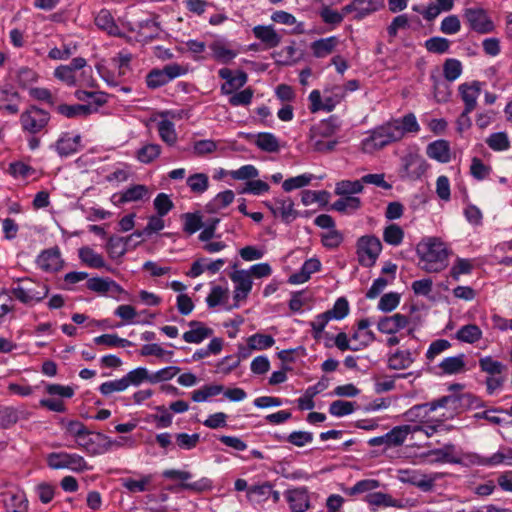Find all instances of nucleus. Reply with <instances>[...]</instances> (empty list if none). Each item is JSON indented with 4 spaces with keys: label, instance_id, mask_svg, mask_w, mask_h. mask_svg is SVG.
Returning a JSON list of instances; mask_svg holds the SVG:
<instances>
[{
    "label": "nucleus",
    "instance_id": "1",
    "mask_svg": "<svg viewBox=\"0 0 512 512\" xmlns=\"http://www.w3.org/2000/svg\"><path fill=\"white\" fill-rule=\"evenodd\" d=\"M419 130L420 126L416 116L413 113H408L401 118L392 119L376 127L370 136L362 141V149L365 152H373L400 141L407 133H418Z\"/></svg>",
    "mask_w": 512,
    "mask_h": 512
},
{
    "label": "nucleus",
    "instance_id": "2",
    "mask_svg": "<svg viewBox=\"0 0 512 512\" xmlns=\"http://www.w3.org/2000/svg\"><path fill=\"white\" fill-rule=\"evenodd\" d=\"M417 253L424 265L422 269L429 273L440 272L448 265V251L438 238H429L418 245Z\"/></svg>",
    "mask_w": 512,
    "mask_h": 512
},
{
    "label": "nucleus",
    "instance_id": "3",
    "mask_svg": "<svg viewBox=\"0 0 512 512\" xmlns=\"http://www.w3.org/2000/svg\"><path fill=\"white\" fill-rule=\"evenodd\" d=\"M459 403V397L447 395L429 403L414 405L403 414V417L408 422L428 423L429 414L431 412L438 408H451L452 410H456Z\"/></svg>",
    "mask_w": 512,
    "mask_h": 512
},
{
    "label": "nucleus",
    "instance_id": "4",
    "mask_svg": "<svg viewBox=\"0 0 512 512\" xmlns=\"http://www.w3.org/2000/svg\"><path fill=\"white\" fill-rule=\"evenodd\" d=\"M11 292L21 303L34 305L47 297L49 287L45 283L31 278H24L17 281L16 286L11 289Z\"/></svg>",
    "mask_w": 512,
    "mask_h": 512
},
{
    "label": "nucleus",
    "instance_id": "5",
    "mask_svg": "<svg viewBox=\"0 0 512 512\" xmlns=\"http://www.w3.org/2000/svg\"><path fill=\"white\" fill-rule=\"evenodd\" d=\"M22 131L29 135H37L44 132L50 121L49 112L32 105L20 115Z\"/></svg>",
    "mask_w": 512,
    "mask_h": 512
},
{
    "label": "nucleus",
    "instance_id": "6",
    "mask_svg": "<svg viewBox=\"0 0 512 512\" xmlns=\"http://www.w3.org/2000/svg\"><path fill=\"white\" fill-rule=\"evenodd\" d=\"M47 464L52 469H70L77 473L91 469L86 460L76 453H50L47 456Z\"/></svg>",
    "mask_w": 512,
    "mask_h": 512
},
{
    "label": "nucleus",
    "instance_id": "7",
    "mask_svg": "<svg viewBox=\"0 0 512 512\" xmlns=\"http://www.w3.org/2000/svg\"><path fill=\"white\" fill-rule=\"evenodd\" d=\"M381 251V241L374 235L362 236L357 241V255L362 266L372 267Z\"/></svg>",
    "mask_w": 512,
    "mask_h": 512
},
{
    "label": "nucleus",
    "instance_id": "8",
    "mask_svg": "<svg viewBox=\"0 0 512 512\" xmlns=\"http://www.w3.org/2000/svg\"><path fill=\"white\" fill-rule=\"evenodd\" d=\"M92 432L87 429L86 434L79 437L75 442L77 447L85 451L91 456L100 455L103 453L108 452L111 450L112 445L114 442H112V439H110L108 436L104 435L103 433H95V437H91Z\"/></svg>",
    "mask_w": 512,
    "mask_h": 512
},
{
    "label": "nucleus",
    "instance_id": "9",
    "mask_svg": "<svg viewBox=\"0 0 512 512\" xmlns=\"http://www.w3.org/2000/svg\"><path fill=\"white\" fill-rule=\"evenodd\" d=\"M185 72L186 69L179 64H168L163 69L151 70L146 76V84L149 88L156 89L185 74Z\"/></svg>",
    "mask_w": 512,
    "mask_h": 512
},
{
    "label": "nucleus",
    "instance_id": "10",
    "mask_svg": "<svg viewBox=\"0 0 512 512\" xmlns=\"http://www.w3.org/2000/svg\"><path fill=\"white\" fill-rule=\"evenodd\" d=\"M464 18L470 28L480 34L490 33L495 28L493 21L482 8L465 9Z\"/></svg>",
    "mask_w": 512,
    "mask_h": 512
},
{
    "label": "nucleus",
    "instance_id": "11",
    "mask_svg": "<svg viewBox=\"0 0 512 512\" xmlns=\"http://www.w3.org/2000/svg\"><path fill=\"white\" fill-rule=\"evenodd\" d=\"M219 77L226 80L221 86L223 94H232L235 90L243 87L248 79L247 74L244 71H237L234 75L233 71L229 68H222L218 72Z\"/></svg>",
    "mask_w": 512,
    "mask_h": 512
},
{
    "label": "nucleus",
    "instance_id": "12",
    "mask_svg": "<svg viewBox=\"0 0 512 512\" xmlns=\"http://www.w3.org/2000/svg\"><path fill=\"white\" fill-rule=\"evenodd\" d=\"M230 278L235 283L234 299L236 301L246 299L252 289L250 272L247 270H236L230 274Z\"/></svg>",
    "mask_w": 512,
    "mask_h": 512
},
{
    "label": "nucleus",
    "instance_id": "13",
    "mask_svg": "<svg viewBox=\"0 0 512 512\" xmlns=\"http://www.w3.org/2000/svg\"><path fill=\"white\" fill-rule=\"evenodd\" d=\"M403 167L409 179L421 178L428 169L426 160L418 154H408L403 158Z\"/></svg>",
    "mask_w": 512,
    "mask_h": 512
},
{
    "label": "nucleus",
    "instance_id": "14",
    "mask_svg": "<svg viewBox=\"0 0 512 512\" xmlns=\"http://www.w3.org/2000/svg\"><path fill=\"white\" fill-rule=\"evenodd\" d=\"M19 93L10 85L0 88V111L15 115L19 112Z\"/></svg>",
    "mask_w": 512,
    "mask_h": 512
},
{
    "label": "nucleus",
    "instance_id": "15",
    "mask_svg": "<svg viewBox=\"0 0 512 512\" xmlns=\"http://www.w3.org/2000/svg\"><path fill=\"white\" fill-rule=\"evenodd\" d=\"M339 129L340 122L338 118L331 116L314 125L310 130L309 138L333 139L332 137L339 131Z\"/></svg>",
    "mask_w": 512,
    "mask_h": 512
},
{
    "label": "nucleus",
    "instance_id": "16",
    "mask_svg": "<svg viewBox=\"0 0 512 512\" xmlns=\"http://www.w3.org/2000/svg\"><path fill=\"white\" fill-rule=\"evenodd\" d=\"M462 101L465 104L466 112H472L477 106V98L481 93V83L473 81L463 83L458 87Z\"/></svg>",
    "mask_w": 512,
    "mask_h": 512
},
{
    "label": "nucleus",
    "instance_id": "17",
    "mask_svg": "<svg viewBox=\"0 0 512 512\" xmlns=\"http://www.w3.org/2000/svg\"><path fill=\"white\" fill-rule=\"evenodd\" d=\"M405 430L395 426L385 435L369 439L368 444L372 447L385 445L386 448L398 447L404 443Z\"/></svg>",
    "mask_w": 512,
    "mask_h": 512
},
{
    "label": "nucleus",
    "instance_id": "18",
    "mask_svg": "<svg viewBox=\"0 0 512 512\" xmlns=\"http://www.w3.org/2000/svg\"><path fill=\"white\" fill-rule=\"evenodd\" d=\"M286 499L293 512H305L310 507V500L306 488H296L286 492Z\"/></svg>",
    "mask_w": 512,
    "mask_h": 512
},
{
    "label": "nucleus",
    "instance_id": "19",
    "mask_svg": "<svg viewBox=\"0 0 512 512\" xmlns=\"http://www.w3.org/2000/svg\"><path fill=\"white\" fill-rule=\"evenodd\" d=\"M37 265L46 272L58 271L62 266L59 249L50 248L43 251L37 258Z\"/></svg>",
    "mask_w": 512,
    "mask_h": 512
},
{
    "label": "nucleus",
    "instance_id": "20",
    "mask_svg": "<svg viewBox=\"0 0 512 512\" xmlns=\"http://www.w3.org/2000/svg\"><path fill=\"white\" fill-rule=\"evenodd\" d=\"M409 323L407 316L396 313L389 317H383L378 322V330L385 334H395L405 328Z\"/></svg>",
    "mask_w": 512,
    "mask_h": 512
},
{
    "label": "nucleus",
    "instance_id": "21",
    "mask_svg": "<svg viewBox=\"0 0 512 512\" xmlns=\"http://www.w3.org/2000/svg\"><path fill=\"white\" fill-rule=\"evenodd\" d=\"M188 325L191 329L183 334V339L187 343L199 344L213 334V330L200 321L193 320Z\"/></svg>",
    "mask_w": 512,
    "mask_h": 512
},
{
    "label": "nucleus",
    "instance_id": "22",
    "mask_svg": "<svg viewBox=\"0 0 512 512\" xmlns=\"http://www.w3.org/2000/svg\"><path fill=\"white\" fill-rule=\"evenodd\" d=\"M400 480L405 483L413 484L423 491H429L434 485V479L427 475L413 470H400Z\"/></svg>",
    "mask_w": 512,
    "mask_h": 512
},
{
    "label": "nucleus",
    "instance_id": "23",
    "mask_svg": "<svg viewBox=\"0 0 512 512\" xmlns=\"http://www.w3.org/2000/svg\"><path fill=\"white\" fill-rule=\"evenodd\" d=\"M426 154L440 163H448L451 159L449 142L443 139L428 144Z\"/></svg>",
    "mask_w": 512,
    "mask_h": 512
},
{
    "label": "nucleus",
    "instance_id": "24",
    "mask_svg": "<svg viewBox=\"0 0 512 512\" xmlns=\"http://www.w3.org/2000/svg\"><path fill=\"white\" fill-rule=\"evenodd\" d=\"M378 8L374 0H353L350 4L344 6L342 11L344 14L355 12L356 19H362L370 13L376 11Z\"/></svg>",
    "mask_w": 512,
    "mask_h": 512
},
{
    "label": "nucleus",
    "instance_id": "25",
    "mask_svg": "<svg viewBox=\"0 0 512 512\" xmlns=\"http://www.w3.org/2000/svg\"><path fill=\"white\" fill-rule=\"evenodd\" d=\"M321 268V263L317 258H310L304 262L299 272L289 277V283L302 284L308 281L311 275Z\"/></svg>",
    "mask_w": 512,
    "mask_h": 512
},
{
    "label": "nucleus",
    "instance_id": "26",
    "mask_svg": "<svg viewBox=\"0 0 512 512\" xmlns=\"http://www.w3.org/2000/svg\"><path fill=\"white\" fill-rule=\"evenodd\" d=\"M95 25L111 36H120L121 31L108 9H101L95 16Z\"/></svg>",
    "mask_w": 512,
    "mask_h": 512
},
{
    "label": "nucleus",
    "instance_id": "27",
    "mask_svg": "<svg viewBox=\"0 0 512 512\" xmlns=\"http://www.w3.org/2000/svg\"><path fill=\"white\" fill-rule=\"evenodd\" d=\"M339 44L336 36L322 38L311 43V50L315 57L324 58L331 54Z\"/></svg>",
    "mask_w": 512,
    "mask_h": 512
},
{
    "label": "nucleus",
    "instance_id": "28",
    "mask_svg": "<svg viewBox=\"0 0 512 512\" xmlns=\"http://www.w3.org/2000/svg\"><path fill=\"white\" fill-rule=\"evenodd\" d=\"M253 33L255 37L261 40L268 48L277 47L281 42V36L276 33L272 26H255Z\"/></svg>",
    "mask_w": 512,
    "mask_h": 512
},
{
    "label": "nucleus",
    "instance_id": "29",
    "mask_svg": "<svg viewBox=\"0 0 512 512\" xmlns=\"http://www.w3.org/2000/svg\"><path fill=\"white\" fill-rule=\"evenodd\" d=\"M442 374L452 375L465 371V355L459 354L453 357H447L439 364Z\"/></svg>",
    "mask_w": 512,
    "mask_h": 512
},
{
    "label": "nucleus",
    "instance_id": "30",
    "mask_svg": "<svg viewBox=\"0 0 512 512\" xmlns=\"http://www.w3.org/2000/svg\"><path fill=\"white\" fill-rule=\"evenodd\" d=\"M80 136L70 137L68 134L60 137L56 144L55 149L60 156H69L78 150Z\"/></svg>",
    "mask_w": 512,
    "mask_h": 512
},
{
    "label": "nucleus",
    "instance_id": "31",
    "mask_svg": "<svg viewBox=\"0 0 512 512\" xmlns=\"http://www.w3.org/2000/svg\"><path fill=\"white\" fill-rule=\"evenodd\" d=\"M57 112L67 118H77L79 116H88L96 109H93L91 105L75 104L67 105L61 104L56 108Z\"/></svg>",
    "mask_w": 512,
    "mask_h": 512
},
{
    "label": "nucleus",
    "instance_id": "32",
    "mask_svg": "<svg viewBox=\"0 0 512 512\" xmlns=\"http://www.w3.org/2000/svg\"><path fill=\"white\" fill-rule=\"evenodd\" d=\"M414 362L412 354L408 350H397L388 358V367L393 370H402L410 367Z\"/></svg>",
    "mask_w": 512,
    "mask_h": 512
},
{
    "label": "nucleus",
    "instance_id": "33",
    "mask_svg": "<svg viewBox=\"0 0 512 512\" xmlns=\"http://www.w3.org/2000/svg\"><path fill=\"white\" fill-rule=\"evenodd\" d=\"M21 418H27L24 411H20L14 407H4L0 409V427L3 429L10 428Z\"/></svg>",
    "mask_w": 512,
    "mask_h": 512
},
{
    "label": "nucleus",
    "instance_id": "34",
    "mask_svg": "<svg viewBox=\"0 0 512 512\" xmlns=\"http://www.w3.org/2000/svg\"><path fill=\"white\" fill-rule=\"evenodd\" d=\"M81 261L91 268L105 267V261L101 254L96 253L88 246L81 247L78 251Z\"/></svg>",
    "mask_w": 512,
    "mask_h": 512
},
{
    "label": "nucleus",
    "instance_id": "35",
    "mask_svg": "<svg viewBox=\"0 0 512 512\" xmlns=\"http://www.w3.org/2000/svg\"><path fill=\"white\" fill-rule=\"evenodd\" d=\"M153 480L152 475H143L140 479L123 478L121 479L122 486L131 493L145 492L149 490V485Z\"/></svg>",
    "mask_w": 512,
    "mask_h": 512
},
{
    "label": "nucleus",
    "instance_id": "36",
    "mask_svg": "<svg viewBox=\"0 0 512 512\" xmlns=\"http://www.w3.org/2000/svg\"><path fill=\"white\" fill-rule=\"evenodd\" d=\"M128 243L127 237L111 236L106 245L109 256L112 259L121 258L127 251Z\"/></svg>",
    "mask_w": 512,
    "mask_h": 512
},
{
    "label": "nucleus",
    "instance_id": "37",
    "mask_svg": "<svg viewBox=\"0 0 512 512\" xmlns=\"http://www.w3.org/2000/svg\"><path fill=\"white\" fill-rule=\"evenodd\" d=\"M234 197L235 195L232 190L220 192L206 205V209L210 213H216L231 204Z\"/></svg>",
    "mask_w": 512,
    "mask_h": 512
},
{
    "label": "nucleus",
    "instance_id": "38",
    "mask_svg": "<svg viewBox=\"0 0 512 512\" xmlns=\"http://www.w3.org/2000/svg\"><path fill=\"white\" fill-rule=\"evenodd\" d=\"M455 337L461 342L472 344L482 337V331L475 324H467L456 332Z\"/></svg>",
    "mask_w": 512,
    "mask_h": 512
},
{
    "label": "nucleus",
    "instance_id": "39",
    "mask_svg": "<svg viewBox=\"0 0 512 512\" xmlns=\"http://www.w3.org/2000/svg\"><path fill=\"white\" fill-rule=\"evenodd\" d=\"M277 215H280L285 222H291L297 217V211L294 209V203L289 198H276Z\"/></svg>",
    "mask_w": 512,
    "mask_h": 512
},
{
    "label": "nucleus",
    "instance_id": "40",
    "mask_svg": "<svg viewBox=\"0 0 512 512\" xmlns=\"http://www.w3.org/2000/svg\"><path fill=\"white\" fill-rule=\"evenodd\" d=\"M161 154V146L154 143L143 145L137 150L136 158L143 164H149L157 159Z\"/></svg>",
    "mask_w": 512,
    "mask_h": 512
},
{
    "label": "nucleus",
    "instance_id": "41",
    "mask_svg": "<svg viewBox=\"0 0 512 512\" xmlns=\"http://www.w3.org/2000/svg\"><path fill=\"white\" fill-rule=\"evenodd\" d=\"M256 146L265 152L275 153L279 151V141L272 133H259L255 141Z\"/></svg>",
    "mask_w": 512,
    "mask_h": 512
},
{
    "label": "nucleus",
    "instance_id": "42",
    "mask_svg": "<svg viewBox=\"0 0 512 512\" xmlns=\"http://www.w3.org/2000/svg\"><path fill=\"white\" fill-rule=\"evenodd\" d=\"M158 133L161 140L169 146H173L177 142L174 123L170 120L164 119L158 123Z\"/></svg>",
    "mask_w": 512,
    "mask_h": 512
},
{
    "label": "nucleus",
    "instance_id": "43",
    "mask_svg": "<svg viewBox=\"0 0 512 512\" xmlns=\"http://www.w3.org/2000/svg\"><path fill=\"white\" fill-rule=\"evenodd\" d=\"M215 60L221 63H228L234 59L237 53L229 49L223 42L215 41L210 45Z\"/></svg>",
    "mask_w": 512,
    "mask_h": 512
},
{
    "label": "nucleus",
    "instance_id": "44",
    "mask_svg": "<svg viewBox=\"0 0 512 512\" xmlns=\"http://www.w3.org/2000/svg\"><path fill=\"white\" fill-rule=\"evenodd\" d=\"M361 206V200L355 196H345L332 204V208L341 213H351L358 210Z\"/></svg>",
    "mask_w": 512,
    "mask_h": 512
},
{
    "label": "nucleus",
    "instance_id": "45",
    "mask_svg": "<svg viewBox=\"0 0 512 512\" xmlns=\"http://www.w3.org/2000/svg\"><path fill=\"white\" fill-rule=\"evenodd\" d=\"M148 198V188L145 185H134L126 189L120 196V203L139 201Z\"/></svg>",
    "mask_w": 512,
    "mask_h": 512
},
{
    "label": "nucleus",
    "instance_id": "46",
    "mask_svg": "<svg viewBox=\"0 0 512 512\" xmlns=\"http://www.w3.org/2000/svg\"><path fill=\"white\" fill-rule=\"evenodd\" d=\"M362 180H342L336 184L335 193L340 196H350L363 191Z\"/></svg>",
    "mask_w": 512,
    "mask_h": 512
},
{
    "label": "nucleus",
    "instance_id": "47",
    "mask_svg": "<svg viewBox=\"0 0 512 512\" xmlns=\"http://www.w3.org/2000/svg\"><path fill=\"white\" fill-rule=\"evenodd\" d=\"M224 391L223 385H205L191 393L194 402H204L209 397L217 396Z\"/></svg>",
    "mask_w": 512,
    "mask_h": 512
},
{
    "label": "nucleus",
    "instance_id": "48",
    "mask_svg": "<svg viewBox=\"0 0 512 512\" xmlns=\"http://www.w3.org/2000/svg\"><path fill=\"white\" fill-rule=\"evenodd\" d=\"M479 367L481 371L489 374L490 376L501 375L505 370V366L491 356H485L479 359Z\"/></svg>",
    "mask_w": 512,
    "mask_h": 512
},
{
    "label": "nucleus",
    "instance_id": "49",
    "mask_svg": "<svg viewBox=\"0 0 512 512\" xmlns=\"http://www.w3.org/2000/svg\"><path fill=\"white\" fill-rule=\"evenodd\" d=\"M75 97L79 101L88 102V105H91V103H93L97 107L103 106L107 102L106 94L104 92H90L85 90H77L75 92Z\"/></svg>",
    "mask_w": 512,
    "mask_h": 512
},
{
    "label": "nucleus",
    "instance_id": "50",
    "mask_svg": "<svg viewBox=\"0 0 512 512\" xmlns=\"http://www.w3.org/2000/svg\"><path fill=\"white\" fill-rule=\"evenodd\" d=\"M5 506L8 512H28V501L22 493L11 494Z\"/></svg>",
    "mask_w": 512,
    "mask_h": 512
},
{
    "label": "nucleus",
    "instance_id": "51",
    "mask_svg": "<svg viewBox=\"0 0 512 512\" xmlns=\"http://www.w3.org/2000/svg\"><path fill=\"white\" fill-rule=\"evenodd\" d=\"M404 238L403 229L397 224H390L384 229L383 239L387 244L398 246Z\"/></svg>",
    "mask_w": 512,
    "mask_h": 512
},
{
    "label": "nucleus",
    "instance_id": "52",
    "mask_svg": "<svg viewBox=\"0 0 512 512\" xmlns=\"http://www.w3.org/2000/svg\"><path fill=\"white\" fill-rule=\"evenodd\" d=\"M187 185L189 186L192 192L202 194L208 189V176L204 173L193 174L188 177Z\"/></svg>",
    "mask_w": 512,
    "mask_h": 512
},
{
    "label": "nucleus",
    "instance_id": "53",
    "mask_svg": "<svg viewBox=\"0 0 512 512\" xmlns=\"http://www.w3.org/2000/svg\"><path fill=\"white\" fill-rule=\"evenodd\" d=\"M272 492V485L269 482H264L260 485H254L249 487L247 496L253 501H263L267 499Z\"/></svg>",
    "mask_w": 512,
    "mask_h": 512
},
{
    "label": "nucleus",
    "instance_id": "54",
    "mask_svg": "<svg viewBox=\"0 0 512 512\" xmlns=\"http://www.w3.org/2000/svg\"><path fill=\"white\" fill-rule=\"evenodd\" d=\"M309 140L313 151L323 154L333 152L338 144L336 139L309 138Z\"/></svg>",
    "mask_w": 512,
    "mask_h": 512
},
{
    "label": "nucleus",
    "instance_id": "55",
    "mask_svg": "<svg viewBox=\"0 0 512 512\" xmlns=\"http://www.w3.org/2000/svg\"><path fill=\"white\" fill-rule=\"evenodd\" d=\"M124 378L127 381L128 387L130 385L139 386L144 381L150 382L151 375L148 373V370L144 367H138L130 372H128Z\"/></svg>",
    "mask_w": 512,
    "mask_h": 512
},
{
    "label": "nucleus",
    "instance_id": "56",
    "mask_svg": "<svg viewBox=\"0 0 512 512\" xmlns=\"http://www.w3.org/2000/svg\"><path fill=\"white\" fill-rule=\"evenodd\" d=\"M275 340L270 335L254 334L248 338V345L251 349L263 350L273 346Z\"/></svg>",
    "mask_w": 512,
    "mask_h": 512
},
{
    "label": "nucleus",
    "instance_id": "57",
    "mask_svg": "<svg viewBox=\"0 0 512 512\" xmlns=\"http://www.w3.org/2000/svg\"><path fill=\"white\" fill-rule=\"evenodd\" d=\"M443 72L446 80L452 82L462 73V64L457 59H447L443 65Z\"/></svg>",
    "mask_w": 512,
    "mask_h": 512
},
{
    "label": "nucleus",
    "instance_id": "58",
    "mask_svg": "<svg viewBox=\"0 0 512 512\" xmlns=\"http://www.w3.org/2000/svg\"><path fill=\"white\" fill-rule=\"evenodd\" d=\"M487 145L495 151L507 150L510 146L508 136L504 132L493 133L486 140Z\"/></svg>",
    "mask_w": 512,
    "mask_h": 512
},
{
    "label": "nucleus",
    "instance_id": "59",
    "mask_svg": "<svg viewBox=\"0 0 512 512\" xmlns=\"http://www.w3.org/2000/svg\"><path fill=\"white\" fill-rule=\"evenodd\" d=\"M380 486V483L378 480L375 479H365L358 481L353 487L348 488L345 490V493L347 495L353 496L356 494H361L364 492H368L371 490H374Z\"/></svg>",
    "mask_w": 512,
    "mask_h": 512
},
{
    "label": "nucleus",
    "instance_id": "60",
    "mask_svg": "<svg viewBox=\"0 0 512 512\" xmlns=\"http://www.w3.org/2000/svg\"><path fill=\"white\" fill-rule=\"evenodd\" d=\"M354 402L336 400L333 401L329 406V413L336 417H342L351 414L355 407Z\"/></svg>",
    "mask_w": 512,
    "mask_h": 512
},
{
    "label": "nucleus",
    "instance_id": "61",
    "mask_svg": "<svg viewBox=\"0 0 512 512\" xmlns=\"http://www.w3.org/2000/svg\"><path fill=\"white\" fill-rule=\"evenodd\" d=\"M128 388L127 381L123 377L118 380L107 381L100 385L99 391L104 396H109L114 392H122Z\"/></svg>",
    "mask_w": 512,
    "mask_h": 512
},
{
    "label": "nucleus",
    "instance_id": "62",
    "mask_svg": "<svg viewBox=\"0 0 512 512\" xmlns=\"http://www.w3.org/2000/svg\"><path fill=\"white\" fill-rule=\"evenodd\" d=\"M176 444L179 448L184 450H191L197 446L200 441V435L198 433L187 434V433H178L175 436Z\"/></svg>",
    "mask_w": 512,
    "mask_h": 512
},
{
    "label": "nucleus",
    "instance_id": "63",
    "mask_svg": "<svg viewBox=\"0 0 512 512\" xmlns=\"http://www.w3.org/2000/svg\"><path fill=\"white\" fill-rule=\"evenodd\" d=\"M174 207L170 197L165 193H159L154 199V208L160 217L167 215Z\"/></svg>",
    "mask_w": 512,
    "mask_h": 512
},
{
    "label": "nucleus",
    "instance_id": "64",
    "mask_svg": "<svg viewBox=\"0 0 512 512\" xmlns=\"http://www.w3.org/2000/svg\"><path fill=\"white\" fill-rule=\"evenodd\" d=\"M425 47L429 52L442 54L449 50L450 41L442 37H432L425 42Z\"/></svg>",
    "mask_w": 512,
    "mask_h": 512
}]
</instances>
